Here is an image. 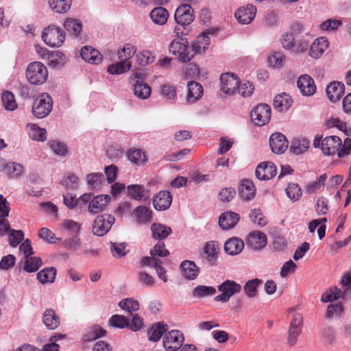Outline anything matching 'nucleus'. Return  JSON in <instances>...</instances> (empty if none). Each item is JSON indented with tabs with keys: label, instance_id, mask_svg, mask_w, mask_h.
Instances as JSON below:
<instances>
[{
	"label": "nucleus",
	"instance_id": "obj_39",
	"mask_svg": "<svg viewBox=\"0 0 351 351\" xmlns=\"http://www.w3.org/2000/svg\"><path fill=\"white\" fill-rule=\"evenodd\" d=\"M64 27L69 34L78 37L82 31V25L78 20L69 18L64 21Z\"/></svg>",
	"mask_w": 351,
	"mask_h": 351
},
{
	"label": "nucleus",
	"instance_id": "obj_41",
	"mask_svg": "<svg viewBox=\"0 0 351 351\" xmlns=\"http://www.w3.org/2000/svg\"><path fill=\"white\" fill-rule=\"evenodd\" d=\"M152 215V210H149L145 206H137L133 213L136 222L141 224L147 223L151 219Z\"/></svg>",
	"mask_w": 351,
	"mask_h": 351
},
{
	"label": "nucleus",
	"instance_id": "obj_16",
	"mask_svg": "<svg viewBox=\"0 0 351 351\" xmlns=\"http://www.w3.org/2000/svg\"><path fill=\"white\" fill-rule=\"evenodd\" d=\"M269 145L274 153L282 154L288 147V141L282 134L274 133L270 136Z\"/></svg>",
	"mask_w": 351,
	"mask_h": 351
},
{
	"label": "nucleus",
	"instance_id": "obj_64",
	"mask_svg": "<svg viewBox=\"0 0 351 351\" xmlns=\"http://www.w3.org/2000/svg\"><path fill=\"white\" fill-rule=\"evenodd\" d=\"M154 60L152 52L149 51H143L136 54V61L141 66H145Z\"/></svg>",
	"mask_w": 351,
	"mask_h": 351
},
{
	"label": "nucleus",
	"instance_id": "obj_57",
	"mask_svg": "<svg viewBox=\"0 0 351 351\" xmlns=\"http://www.w3.org/2000/svg\"><path fill=\"white\" fill-rule=\"evenodd\" d=\"M78 178L73 173H69L62 181V184L70 189H77L78 186Z\"/></svg>",
	"mask_w": 351,
	"mask_h": 351
},
{
	"label": "nucleus",
	"instance_id": "obj_20",
	"mask_svg": "<svg viewBox=\"0 0 351 351\" xmlns=\"http://www.w3.org/2000/svg\"><path fill=\"white\" fill-rule=\"evenodd\" d=\"M80 56L85 62L92 64H98L103 60L100 52L90 46H84L81 49Z\"/></svg>",
	"mask_w": 351,
	"mask_h": 351
},
{
	"label": "nucleus",
	"instance_id": "obj_13",
	"mask_svg": "<svg viewBox=\"0 0 351 351\" xmlns=\"http://www.w3.org/2000/svg\"><path fill=\"white\" fill-rule=\"evenodd\" d=\"M221 83V91L227 95H230L237 93L239 85V80L236 75L227 73H223L220 77Z\"/></svg>",
	"mask_w": 351,
	"mask_h": 351
},
{
	"label": "nucleus",
	"instance_id": "obj_11",
	"mask_svg": "<svg viewBox=\"0 0 351 351\" xmlns=\"http://www.w3.org/2000/svg\"><path fill=\"white\" fill-rule=\"evenodd\" d=\"M131 80L134 81L133 84L134 94L139 99H147L151 94V87L143 82L141 73H135L131 76Z\"/></svg>",
	"mask_w": 351,
	"mask_h": 351
},
{
	"label": "nucleus",
	"instance_id": "obj_4",
	"mask_svg": "<svg viewBox=\"0 0 351 351\" xmlns=\"http://www.w3.org/2000/svg\"><path fill=\"white\" fill-rule=\"evenodd\" d=\"M44 43L51 47H60L65 40V34L62 29L55 25L45 28L42 33Z\"/></svg>",
	"mask_w": 351,
	"mask_h": 351
},
{
	"label": "nucleus",
	"instance_id": "obj_47",
	"mask_svg": "<svg viewBox=\"0 0 351 351\" xmlns=\"http://www.w3.org/2000/svg\"><path fill=\"white\" fill-rule=\"evenodd\" d=\"M172 233L171 227L155 223V239L162 241Z\"/></svg>",
	"mask_w": 351,
	"mask_h": 351
},
{
	"label": "nucleus",
	"instance_id": "obj_37",
	"mask_svg": "<svg viewBox=\"0 0 351 351\" xmlns=\"http://www.w3.org/2000/svg\"><path fill=\"white\" fill-rule=\"evenodd\" d=\"M110 250L113 257L121 258L125 256L128 252V244L125 242L117 243L110 241Z\"/></svg>",
	"mask_w": 351,
	"mask_h": 351
},
{
	"label": "nucleus",
	"instance_id": "obj_44",
	"mask_svg": "<svg viewBox=\"0 0 351 351\" xmlns=\"http://www.w3.org/2000/svg\"><path fill=\"white\" fill-rule=\"evenodd\" d=\"M216 293L215 287L211 286H197L193 291V296L197 298H202L213 295Z\"/></svg>",
	"mask_w": 351,
	"mask_h": 351
},
{
	"label": "nucleus",
	"instance_id": "obj_24",
	"mask_svg": "<svg viewBox=\"0 0 351 351\" xmlns=\"http://www.w3.org/2000/svg\"><path fill=\"white\" fill-rule=\"evenodd\" d=\"M326 91L329 100L332 102H336L344 94V84L339 82H332L328 85Z\"/></svg>",
	"mask_w": 351,
	"mask_h": 351
},
{
	"label": "nucleus",
	"instance_id": "obj_34",
	"mask_svg": "<svg viewBox=\"0 0 351 351\" xmlns=\"http://www.w3.org/2000/svg\"><path fill=\"white\" fill-rule=\"evenodd\" d=\"M255 187L253 182L249 180H243L241 184L239 195L244 200H249L255 195Z\"/></svg>",
	"mask_w": 351,
	"mask_h": 351
},
{
	"label": "nucleus",
	"instance_id": "obj_25",
	"mask_svg": "<svg viewBox=\"0 0 351 351\" xmlns=\"http://www.w3.org/2000/svg\"><path fill=\"white\" fill-rule=\"evenodd\" d=\"M128 195L137 201H146L149 197V191L143 185L131 184L128 186Z\"/></svg>",
	"mask_w": 351,
	"mask_h": 351
},
{
	"label": "nucleus",
	"instance_id": "obj_40",
	"mask_svg": "<svg viewBox=\"0 0 351 351\" xmlns=\"http://www.w3.org/2000/svg\"><path fill=\"white\" fill-rule=\"evenodd\" d=\"M43 50V53L42 56H45L46 53L48 54V64L50 66L56 68L63 64L64 61V55L62 52L56 51L49 53V51L46 49Z\"/></svg>",
	"mask_w": 351,
	"mask_h": 351
},
{
	"label": "nucleus",
	"instance_id": "obj_45",
	"mask_svg": "<svg viewBox=\"0 0 351 351\" xmlns=\"http://www.w3.org/2000/svg\"><path fill=\"white\" fill-rule=\"evenodd\" d=\"M1 100L5 109L7 110L13 111L17 108L14 94L8 90L2 93Z\"/></svg>",
	"mask_w": 351,
	"mask_h": 351
},
{
	"label": "nucleus",
	"instance_id": "obj_62",
	"mask_svg": "<svg viewBox=\"0 0 351 351\" xmlns=\"http://www.w3.org/2000/svg\"><path fill=\"white\" fill-rule=\"evenodd\" d=\"M169 326L165 322L155 323V342L158 341L162 337L167 333Z\"/></svg>",
	"mask_w": 351,
	"mask_h": 351
},
{
	"label": "nucleus",
	"instance_id": "obj_8",
	"mask_svg": "<svg viewBox=\"0 0 351 351\" xmlns=\"http://www.w3.org/2000/svg\"><path fill=\"white\" fill-rule=\"evenodd\" d=\"M252 121L258 126L267 124L271 119V108L268 104L257 105L251 112Z\"/></svg>",
	"mask_w": 351,
	"mask_h": 351
},
{
	"label": "nucleus",
	"instance_id": "obj_22",
	"mask_svg": "<svg viewBox=\"0 0 351 351\" xmlns=\"http://www.w3.org/2000/svg\"><path fill=\"white\" fill-rule=\"evenodd\" d=\"M240 219L239 214L228 211L223 213L219 218V225L223 230H229L234 228Z\"/></svg>",
	"mask_w": 351,
	"mask_h": 351
},
{
	"label": "nucleus",
	"instance_id": "obj_10",
	"mask_svg": "<svg viewBox=\"0 0 351 351\" xmlns=\"http://www.w3.org/2000/svg\"><path fill=\"white\" fill-rule=\"evenodd\" d=\"M193 10L189 4H182L176 10L174 18L176 22L182 26H187L191 24L194 19Z\"/></svg>",
	"mask_w": 351,
	"mask_h": 351
},
{
	"label": "nucleus",
	"instance_id": "obj_43",
	"mask_svg": "<svg viewBox=\"0 0 351 351\" xmlns=\"http://www.w3.org/2000/svg\"><path fill=\"white\" fill-rule=\"evenodd\" d=\"M27 127L32 131V138L36 141L43 142L47 139V131L45 129L38 127L36 124L29 123Z\"/></svg>",
	"mask_w": 351,
	"mask_h": 351
},
{
	"label": "nucleus",
	"instance_id": "obj_32",
	"mask_svg": "<svg viewBox=\"0 0 351 351\" xmlns=\"http://www.w3.org/2000/svg\"><path fill=\"white\" fill-rule=\"evenodd\" d=\"M56 269L53 267H45L37 273L36 278L43 285L53 283L56 276Z\"/></svg>",
	"mask_w": 351,
	"mask_h": 351
},
{
	"label": "nucleus",
	"instance_id": "obj_33",
	"mask_svg": "<svg viewBox=\"0 0 351 351\" xmlns=\"http://www.w3.org/2000/svg\"><path fill=\"white\" fill-rule=\"evenodd\" d=\"M4 171L10 178L16 179L23 175L24 167L16 162H8L5 164Z\"/></svg>",
	"mask_w": 351,
	"mask_h": 351
},
{
	"label": "nucleus",
	"instance_id": "obj_42",
	"mask_svg": "<svg viewBox=\"0 0 351 351\" xmlns=\"http://www.w3.org/2000/svg\"><path fill=\"white\" fill-rule=\"evenodd\" d=\"M262 282L263 281L258 278L247 280L243 287V291L246 296L250 298H255L257 295L258 287Z\"/></svg>",
	"mask_w": 351,
	"mask_h": 351
},
{
	"label": "nucleus",
	"instance_id": "obj_61",
	"mask_svg": "<svg viewBox=\"0 0 351 351\" xmlns=\"http://www.w3.org/2000/svg\"><path fill=\"white\" fill-rule=\"evenodd\" d=\"M16 263V257L12 254H8L1 258L0 261V270H8L12 268Z\"/></svg>",
	"mask_w": 351,
	"mask_h": 351
},
{
	"label": "nucleus",
	"instance_id": "obj_60",
	"mask_svg": "<svg viewBox=\"0 0 351 351\" xmlns=\"http://www.w3.org/2000/svg\"><path fill=\"white\" fill-rule=\"evenodd\" d=\"M285 61V56L279 51L274 52L268 57L269 64L272 66H281Z\"/></svg>",
	"mask_w": 351,
	"mask_h": 351
},
{
	"label": "nucleus",
	"instance_id": "obj_56",
	"mask_svg": "<svg viewBox=\"0 0 351 351\" xmlns=\"http://www.w3.org/2000/svg\"><path fill=\"white\" fill-rule=\"evenodd\" d=\"M123 148L119 144L110 145L106 151L108 157L112 160H117L122 156Z\"/></svg>",
	"mask_w": 351,
	"mask_h": 351
},
{
	"label": "nucleus",
	"instance_id": "obj_50",
	"mask_svg": "<svg viewBox=\"0 0 351 351\" xmlns=\"http://www.w3.org/2000/svg\"><path fill=\"white\" fill-rule=\"evenodd\" d=\"M49 145L54 154L59 156H65L68 154L66 145L61 141L52 140L49 142Z\"/></svg>",
	"mask_w": 351,
	"mask_h": 351
},
{
	"label": "nucleus",
	"instance_id": "obj_19",
	"mask_svg": "<svg viewBox=\"0 0 351 351\" xmlns=\"http://www.w3.org/2000/svg\"><path fill=\"white\" fill-rule=\"evenodd\" d=\"M256 14V8L253 5H247L241 7L235 12V17L242 24H249L254 19Z\"/></svg>",
	"mask_w": 351,
	"mask_h": 351
},
{
	"label": "nucleus",
	"instance_id": "obj_49",
	"mask_svg": "<svg viewBox=\"0 0 351 351\" xmlns=\"http://www.w3.org/2000/svg\"><path fill=\"white\" fill-rule=\"evenodd\" d=\"M131 68V64L122 61L116 64H112L108 67V72L112 75H120L129 71Z\"/></svg>",
	"mask_w": 351,
	"mask_h": 351
},
{
	"label": "nucleus",
	"instance_id": "obj_15",
	"mask_svg": "<svg viewBox=\"0 0 351 351\" xmlns=\"http://www.w3.org/2000/svg\"><path fill=\"white\" fill-rule=\"evenodd\" d=\"M341 146V139L337 136L326 137L321 143V149L325 155H332L337 152Z\"/></svg>",
	"mask_w": 351,
	"mask_h": 351
},
{
	"label": "nucleus",
	"instance_id": "obj_21",
	"mask_svg": "<svg viewBox=\"0 0 351 351\" xmlns=\"http://www.w3.org/2000/svg\"><path fill=\"white\" fill-rule=\"evenodd\" d=\"M110 199L111 197L108 195H99L94 197L88 204V212L91 214H97L103 211Z\"/></svg>",
	"mask_w": 351,
	"mask_h": 351
},
{
	"label": "nucleus",
	"instance_id": "obj_7",
	"mask_svg": "<svg viewBox=\"0 0 351 351\" xmlns=\"http://www.w3.org/2000/svg\"><path fill=\"white\" fill-rule=\"evenodd\" d=\"M184 341V335L178 330L169 331L162 338V345L166 351H177L180 350Z\"/></svg>",
	"mask_w": 351,
	"mask_h": 351
},
{
	"label": "nucleus",
	"instance_id": "obj_46",
	"mask_svg": "<svg viewBox=\"0 0 351 351\" xmlns=\"http://www.w3.org/2000/svg\"><path fill=\"white\" fill-rule=\"evenodd\" d=\"M118 305L123 310L131 313L132 315H133V312H135L139 309L138 302L134 300L133 298H125L121 300L119 302Z\"/></svg>",
	"mask_w": 351,
	"mask_h": 351
},
{
	"label": "nucleus",
	"instance_id": "obj_6",
	"mask_svg": "<svg viewBox=\"0 0 351 351\" xmlns=\"http://www.w3.org/2000/svg\"><path fill=\"white\" fill-rule=\"evenodd\" d=\"M218 290L221 292L215 298V301L227 302L234 294L239 293L241 291V285L234 280H226L218 286Z\"/></svg>",
	"mask_w": 351,
	"mask_h": 351
},
{
	"label": "nucleus",
	"instance_id": "obj_30",
	"mask_svg": "<svg viewBox=\"0 0 351 351\" xmlns=\"http://www.w3.org/2000/svg\"><path fill=\"white\" fill-rule=\"evenodd\" d=\"M244 243L241 239L236 237L229 239L224 244L225 252L230 255L239 254L243 249Z\"/></svg>",
	"mask_w": 351,
	"mask_h": 351
},
{
	"label": "nucleus",
	"instance_id": "obj_17",
	"mask_svg": "<svg viewBox=\"0 0 351 351\" xmlns=\"http://www.w3.org/2000/svg\"><path fill=\"white\" fill-rule=\"evenodd\" d=\"M298 87L304 96H311L316 92L314 80L308 75H302L298 80Z\"/></svg>",
	"mask_w": 351,
	"mask_h": 351
},
{
	"label": "nucleus",
	"instance_id": "obj_23",
	"mask_svg": "<svg viewBox=\"0 0 351 351\" xmlns=\"http://www.w3.org/2000/svg\"><path fill=\"white\" fill-rule=\"evenodd\" d=\"M180 268L182 276L189 280L195 279L199 273V268L191 261L182 262Z\"/></svg>",
	"mask_w": 351,
	"mask_h": 351
},
{
	"label": "nucleus",
	"instance_id": "obj_28",
	"mask_svg": "<svg viewBox=\"0 0 351 351\" xmlns=\"http://www.w3.org/2000/svg\"><path fill=\"white\" fill-rule=\"evenodd\" d=\"M43 322L49 330H54L60 325V317L52 308L45 311L43 317Z\"/></svg>",
	"mask_w": 351,
	"mask_h": 351
},
{
	"label": "nucleus",
	"instance_id": "obj_12",
	"mask_svg": "<svg viewBox=\"0 0 351 351\" xmlns=\"http://www.w3.org/2000/svg\"><path fill=\"white\" fill-rule=\"evenodd\" d=\"M246 243L248 247L254 250H260L266 246L267 238L265 233L254 230L249 233Z\"/></svg>",
	"mask_w": 351,
	"mask_h": 351
},
{
	"label": "nucleus",
	"instance_id": "obj_27",
	"mask_svg": "<svg viewBox=\"0 0 351 351\" xmlns=\"http://www.w3.org/2000/svg\"><path fill=\"white\" fill-rule=\"evenodd\" d=\"M328 47V42L324 37L317 38L310 47L309 55L314 58H319Z\"/></svg>",
	"mask_w": 351,
	"mask_h": 351
},
{
	"label": "nucleus",
	"instance_id": "obj_36",
	"mask_svg": "<svg viewBox=\"0 0 351 351\" xmlns=\"http://www.w3.org/2000/svg\"><path fill=\"white\" fill-rule=\"evenodd\" d=\"M127 158L132 163L138 166L144 165L147 160L145 152L140 149H130Z\"/></svg>",
	"mask_w": 351,
	"mask_h": 351
},
{
	"label": "nucleus",
	"instance_id": "obj_55",
	"mask_svg": "<svg viewBox=\"0 0 351 351\" xmlns=\"http://www.w3.org/2000/svg\"><path fill=\"white\" fill-rule=\"evenodd\" d=\"M341 297V291L337 287L330 288L323 293L322 301L323 302H330L336 300Z\"/></svg>",
	"mask_w": 351,
	"mask_h": 351
},
{
	"label": "nucleus",
	"instance_id": "obj_63",
	"mask_svg": "<svg viewBox=\"0 0 351 351\" xmlns=\"http://www.w3.org/2000/svg\"><path fill=\"white\" fill-rule=\"evenodd\" d=\"M88 184L93 188L99 186L104 180V175L102 173H92L86 176Z\"/></svg>",
	"mask_w": 351,
	"mask_h": 351
},
{
	"label": "nucleus",
	"instance_id": "obj_48",
	"mask_svg": "<svg viewBox=\"0 0 351 351\" xmlns=\"http://www.w3.org/2000/svg\"><path fill=\"white\" fill-rule=\"evenodd\" d=\"M10 210V208L9 206V203L6 200L5 198H3L0 201V226L9 223L5 219L9 215V213ZM3 231L0 230V237L3 236Z\"/></svg>",
	"mask_w": 351,
	"mask_h": 351
},
{
	"label": "nucleus",
	"instance_id": "obj_14",
	"mask_svg": "<svg viewBox=\"0 0 351 351\" xmlns=\"http://www.w3.org/2000/svg\"><path fill=\"white\" fill-rule=\"evenodd\" d=\"M276 167L271 162H263L258 165L255 173L258 179L268 180L276 175Z\"/></svg>",
	"mask_w": 351,
	"mask_h": 351
},
{
	"label": "nucleus",
	"instance_id": "obj_2",
	"mask_svg": "<svg viewBox=\"0 0 351 351\" xmlns=\"http://www.w3.org/2000/svg\"><path fill=\"white\" fill-rule=\"evenodd\" d=\"M26 77L30 84L41 85L48 78V70L40 62H31L26 69Z\"/></svg>",
	"mask_w": 351,
	"mask_h": 351
},
{
	"label": "nucleus",
	"instance_id": "obj_59",
	"mask_svg": "<svg viewBox=\"0 0 351 351\" xmlns=\"http://www.w3.org/2000/svg\"><path fill=\"white\" fill-rule=\"evenodd\" d=\"M254 89V87L252 83L250 82L241 84L239 83L237 93H239L243 97H249L253 93Z\"/></svg>",
	"mask_w": 351,
	"mask_h": 351
},
{
	"label": "nucleus",
	"instance_id": "obj_18",
	"mask_svg": "<svg viewBox=\"0 0 351 351\" xmlns=\"http://www.w3.org/2000/svg\"><path fill=\"white\" fill-rule=\"evenodd\" d=\"M0 230L3 232V235L6 233L8 235V242L10 246L16 247L24 239V233L21 230H14L10 228V225L7 223L0 226Z\"/></svg>",
	"mask_w": 351,
	"mask_h": 351
},
{
	"label": "nucleus",
	"instance_id": "obj_5",
	"mask_svg": "<svg viewBox=\"0 0 351 351\" xmlns=\"http://www.w3.org/2000/svg\"><path fill=\"white\" fill-rule=\"evenodd\" d=\"M114 217L110 214L97 215L93 224L92 231L95 235L101 237L106 234L114 223Z\"/></svg>",
	"mask_w": 351,
	"mask_h": 351
},
{
	"label": "nucleus",
	"instance_id": "obj_29",
	"mask_svg": "<svg viewBox=\"0 0 351 351\" xmlns=\"http://www.w3.org/2000/svg\"><path fill=\"white\" fill-rule=\"evenodd\" d=\"M293 103L291 97L286 94L282 93L276 95L274 99V108L279 112L287 110Z\"/></svg>",
	"mask_w": 351,
	"mask_h": 351
},
{
	"label": "nucleus",
	"instance_id": "obj_52",
	"mask_svg": "<svg viewBox=\"0 0 351 351\" xmlns=\"http://www.w3.org/2000/svg\"><path fill=\"white\" fill-rule=\"evenodd\" d=\"M109 324L111 326L117 328H128L129 319L123 315H114L110 318Z\"/></svg>",
	"mask_w": 351,
	"mask_h": 351
},
{
	"label": "nucleus",
	"instance_id": "obj_53",
	"mask_svg": "<svg viewBox=\"0 0 351 351\" xmlns=\"http://www.w3.org/2000/svg\"><path fill=\"white\" fill-rule=\"evenodd\" d=\"M286 193L288 197L293 202L299 200L302 196V190L298 184L291 183L288 185Z\"/></svg>",
	"mask_w": 351,
	"mask_h": 351
},
{
	"label": "nucleus",
	"instance_id": "obj_31",
	"mask_svg": "<svg viewBox=\"0 0 351 351\" xmlns=\"http://www.w3.org/2000/svg\"><path fill=\"white\" fill-rule=\"evenodd\" d=\"M188 93L186 100L188 102H195L200 98L203 93V88L202 85L196 82H189Z\"/></svg>",
	"mask_w": 351,
	"mask_h": 351
},
{
	"label": "nucleus",
	"instance_id": "obj_1",
	"mask_svg": "<svg viewBox=\"0 0 351 351\" xmlns=\"http://www.w3.org/2000/svg\"><path fill=\"white\" fill-rule=\"evenodd\" d=\"M180 29L176 27L174 33L176 36H179ZM169 52L178 56L180 60L182 62H189L194 56V53L191 51L189 47V43L186 38H179L174 39L171 41L169 46Z\"/></svg>",
	"mask_w": 351,
	"mask_h": 351
},
{
	"label": "nucleus",
	"instance_id": "obj_26",
	"mask_svg": "<svg viewBox=\"0 0 351 351\" xmlns=\"http://www.w3.org/2000/svg\"><path fill=\"white\" fill-rule=\"evenodd\" d=\"M172 202V195L168 191H160L155 195V210H165Z\"/></svg>",
	"mask_w": 351,
	"mask_h": 351
},
{
	"label": "nucleus",
	"instance_id": "obj_38",
	"mask_svg": "<svg viewBox=\"0 0 351 351\" xmlns=\"http://www.w3.org/2000/svg\"><path fill=\"white\" fill-rule=\"evenodd\" d=\"M71 2L72 0H49V5L55 12L64 14L69 10Z\"/></svg>",
	"mask_w": 351,
	"mask_h": 351
},
{
	"label": "nucleus",
	"instance_id": "obj_58",
	"mask_svg": "<svg viewBox=\"0 0 351 351\" xmlns=\"http://www.w3.org/2000/svg\"><path fill=\"white\" fill-rule=\"evenodd\" d=\"M308 145V141L306 140H299L293 143L290 149L294 154L298 155L305 152L307 150Z\"/></svg>",
	"mask_w": 351,
	"mask_h": 351
},
{
	"label": "nucleus",
	"instance_id": "obj_51",
	"mask_svg": "<svg viewBox=\"0 0 351 351\" xmlns=\"http://www.w3.org/2000/svg\"><path fill=\"white\" fill-rule=\"evenodd\" d=\"M155 24L163 25H165L169 16L168 10L163 7H155Z\"/></svg>",
	"mask_w": 351,
	"mask_h": 351
},
{
	"label": "nucleus",
	"instance_id": "obj_3",
	"mask_svg": "<svg viewBox=\"0 0 351 351\" xmlns=\"http://www.w3.org/2000/svg\"><path fill=\"white\" fill-rule=\"evenodd\" d=\"M53 100L47 93L40 94L32 105V112L37 119L46 117L52 110Z\"/></svg>",
	"mask_w": 351,
	"mask_h": 351
},
{
	"label": "nucleus",
	"instance_id": "obj_54",
	"mask_svg": "<svg viewBox=\"0 0 351 351\" xmlns=\"http://www.w3.org/2000/svg\"><path fill=\"white\" fill-rule=\"evenodd\" d=\"M251 221L260 227H263L267 223V219L263 215L260 209H254L250 214Z\"/></svg>",
	"mask_w": 351,
	"mask_h": 351
},
{
	"label": "nucleus",
	"instance_id": "obj_9",
	"mask_svg": "<svg viewBox=\"0 0 351 351\" xmlns=\"http://www.w3.org/2000/svg\"><path fill=\"white\" fill-rule=\"evenodd\" d=\"M302 326L303 317L302 315L300 313H295L291 322H290L288 330L287 343L290 346H293L296 344L298 338L302 333Z\"/></svg>",
	"mask_w": 351,
	"mask_h": 351
},
{
	"label": "nucleus",
	"instance_id": "obj_35",
	"mask_svg": "<svg viewBox=\"0 0 351 351\" xmlns=\"http://www.w3.org/2000/svg\"><path fill=\"white\" fill-rule=\"evenodd\" d=\"M42 265L43 261L40 257L26 256L23 269L27 273H33L38 271Z\"/></svg>",
	"mask_w": 351,
	"mask_h": 351
}]
</instances>
